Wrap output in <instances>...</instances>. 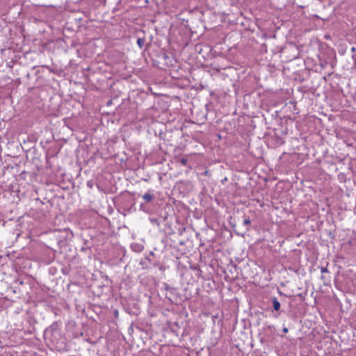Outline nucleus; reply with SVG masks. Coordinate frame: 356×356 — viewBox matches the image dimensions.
<instances>
[{
  "instance_id": "obj_1",
  "label": "nucleus",
  "mask_w": 356,
  "mask_h": 356,
  "mask_svg": "<svg viewBox=\"0 0 356 356\" xmlns=\"http://www.w3.org/2000/svg\"><path fill=\"white\" fill-rule=\"evenodd\" d=\"M143 200L145 201V203H149L154 199V195L151 193L149 191L147 193H145L142 196Z\"/></svg>"
},
{
  "instance_id": "obj_2",
  "label": "nucleus",
  "mask_w": 356,
  "mask_h": 356,
  "mask_svg": "<svg viewBox=\"0 0 356 356\" xmlns=\"http://www.w3.org/2000/svg\"><path fill=\"white\" fill-rule=\"evenodd\" d=\"M273 307L275 311H278L280 309V302L276 298H272Z\"/></svg>"
},
{
  "instance_id": "obj_3",
  "label": "nucleus",
  "mask_w": 356,
  "mask_h": 356,
  "mask_svg": "<svg viewBox=\"0 0 356 356\" xmlns=\"http://www.w3.org/2000/svg\"><path fill=\"white\" fill-rule=\"evenodd\" d=\"M243 225L246 227V230H249V225L251 224V220L249 218H245V219L243 221Z\"/></svg>"
},
{
  "instance_id": "obj_4",
  "label": "nucleus",
  "mask_w": 356,
  "mask_h": 356,
  "mask_svg": "<svg viewBox=\"0 0 356 356\" xmlns=\"http://www.w3.org/2000/svg\"><path fill=\"white\" fill-rule=\"evenodd\" d=\"M145 42V38H138L137 44H138V45L139 46V47L140 49H142L143 47Z\"/></svg>"
},
{
  "instance_id": "obj_5",
  "label": "nucleus",
  "mask_w": 356,
  "mask_h": 356,
  "mask_svg": "<svg viewBox=\"0 0 356 356\" xmlns=\"http://www.w3.org/2000/svg\"><path fill=\"white\" fill-rule=\"evenodd\" d=\"M132 248L134 251L140 252L143 250V246L136 244L132 245Z\"/></svg>"
},
{
  "instance_id": "obj_6",
  "label": "nucleus",
  "mask_w": 356,
  "mask_h": 356,
  "mask_svg": "<svg viewBox=\"0 0 356 356\" xmlns=\"http://www.w3.org/2000/svg\"><path fill=\"white\" fill-rule=\"evenodd\" d=\"M180 162L182 165H186L188 162V160L187 159L182 158L181 159Z\"/></svg>"
},
{
  "instance_id": "obj_7",
  "label": "nucleus",
  "mask_w": 356,
  "mask_h": 356,
  "mask_svg": "<svg viewBox=\"0 0 356 356\" xmlns=\"http://www.w3.org/2000/svg\"><path fill=\"white\" fill-rule=\"evenodd\" d=\"M321 272L322 273H328V270L326 267H321Z\"/></svg>"
},
{
  "instance_id": "obj_8",
  "label": "nucleus",
  "mask_w": 356,
  "mask_h": 356,
  "mask_svg": "<svg viewBox=\"0 0 356 356\" xmlns=\"http://www.w3.org/2000/svg\"><path fill=\"white\" fill-rule=\"evenodd\" d=\"M165 288L166 290H173L174 289L173 288H170L168 284H165Z\"/></svg>"
},
{
  "instance_id": "obj_9",
  "label": "nucleus",
  "mask_w": 356,
  "mask_h": 356,
  "mask_svg": "<svg viewBox=\"0 0 356 356\" xmlns=\"http://www.w3.org/2000/svg\"><path fill=\"white\" fill-rule=\"evenodd\" d=\"M284 333H287L289 332V329L286 327H284L282 330Z\"/></svg>"
},
{
  "instance_id": "obj_10",
  "label": "nucleus",
  "mask_w": 356,
  "mask_h": 356,
  "mask_svg": "<svg viewBox=\"0 0 356 356\" xmlns=\"http://www.w3.org/2000/svg\"><path fill=\"white\" fill-rule=\"evenodd\" d=\"M351 51L352 52H355L356 51V47H351Z\"/></svg>"
},
{
  "instance_id": "obj_11",
  "label": "nucleus",
  "mask_w": 356,
  "mask_h": 356,
  "mask_svg": "<svg viewBox=\"0 0 356 356\" xmlns=\"http://www.w3.org/2000/svg\"><path fill=\"white\" fill-rule=\"evenodd\" d=\"M143 207H144V204H143V203H142V204H140V209H143V210L144 211L145 209H143Z\"/></svg>"
}]
</instances>
